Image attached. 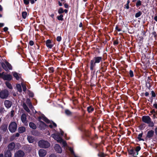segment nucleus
I'll use <instances>...</instances> for the list:
<instances>
[{"label":"nucleus","instance_id":"obj_10","mask_svg":"<svg viewBox=\"0 0 157 157\" xmlns=\"http://www.w3.org/2000/svg\"><path fill=\"white\" fill-rule=\"evenodd\" d=\"M154 131L153 130H150L148 131L146 134V138L147 139L150 140L154 136Z\"/></svg>","mask_w":157,"mask_h":157},{"label":"nucleus","instance_id":"obj_20","mask_svg":"<svg viewBox=\"0 0 157 157\" xmlns=\"http://www.w3.org/2000/svg\"><path fill=\"white\" fill-rule=\"evenodd\" d=\"M54 148L56 151L57 153H61L62 152V149L59 145L56 144Z\"/></svg>","mask_w":157,"mask_h":157},{"label":"nucleus","instance_id":"obj_3","mask_svg":"<svg viewBox=\"0 0 157 157\" xmlns=\"http://www.w3.org/2000/svg\"><path fill=\"white\" fill-rule=\"evenodd\" d=\"M109 65V63L108 62L104 61L101 62L99 64V69L97 70L96 72V78L97 77L98 73L102 74L105 72L107 69V67Z\"/></svg>","mask_w":157,"mask_h":157},{"label":"nucleus","instance_id":"obj_29","mask_svg":"<svg viewBox=\"0 0 157 157\" xmlns=\"http://www.w3.org/2000/svg\"><path fill=\"white\" fill-rule=\"evenodd\" d=\"M29 127L35 130L36 128V124L32 122H29Z\"/></svg>","mask_w":157,"mask_h":157},{"label":"nucleus","instance_id":"obj_44","mask_svg":"<svg viewBox=\"0 0 157 157\" xmlns=\"http://www.w3.org/2000/svg\"><path fill=\"white\" fill-rule=\"evenodd\" d=\"M27 13L26 12H23L22 13V16L23 18L25 19L27 16Z\"/></svg>","mask_w":157,"mask_h":157},{"label":"nucleus","instance_id":"obj_7","mask_svg":"<svg viewBox=\"0 0 157 157\" xmlns=\"http://www.w3.org/2000/svg\"><path fill=\"white\" fill-rule=\"evenodd\" d=\"M98 139V136L97 135H95L94 136L90 137V139L88 141L89 144L90 145V143H94L99 145V146H102L100 144H97L94 142V141H95Z\"/></svg>","mask_w":157,"mask_h":157},{"label":"nucleus","instance_id":"obj_1","mask_svg":"<svg viewBox=\"0 0 157 157\" xmlns=\"http://www.w3.org/2000/svg\"><path fill=\"white\" fill-rule=\"evenodd\" d=\"M103 56H97L93 57L90 61V69L94 70V67H95L96 65L104 62L103 61Z\"/></svg>","mask_w":157,"mask_h":157},{"label":"nucleus","instance_id":"obj_51","mask_svg":"<svg viewBox=\"0 0 157 157\" xmlns=\"http://www.w3.org/2000/svg\"><path fill=\"white\" fill-rule=\"evenodd\" d=\"M153 106L155 109H157V100H155V103L153 104Z\"/></svg>","mask_w":157,"mask_h":157},{"label":"nucleus","instance_id":"obj_22","mask_svg":"<svg viewBox=\"0 0 157 157\" xmlns=\"http://www.w3.org/2000/svg\"><path fill=\"white\" fill-rule=\"evenodd\" d=\"M52 41L51 40H47L46 42V45L47 47L49 48H51L53 46V45L52 44Z\"/></svg>","mask_w":157,"mask_h":157},{"label":"nucleus","instance_id":"obj_26","mask_svg":"<svg viewBox=\"0 0 157 157\" xmlns=\"http://www.w3.org/2000/svg\"><path fill=\"white\" fill-rule=\"evenodd\" d=\"M12 153L9 150H7L5 151L4 157H11Z\"/></svg>","mask_w":157,"mask_h":157},{"label":"nucleus","instance_id":"obj_18","mask_svg":"<svg viewBox=\"0 0 157 157\" xmlns=\"http://www.w3.org/2000/svg\"><path fill=\"white\" fill-rule=\"evenodd\" d=\"M39 155L40 157H44L47 153L46 151L43 149H40L39 151Z\"/></svg>","mask_w":157,"mask_h":157},{"label":"nucleus","instance_id":"obj_54","mask_svg":"<svg viewBox=\"0 0 157 157\" xmlns=\"http://www.w3.org/2000/svg\"><path fill=\"white\" fill-rule=\"evenodd\" d=\"M26 103L27 105L31 103V100L29 98H27L26 100Z\"/></svg>","mask_w":157,"mask_h":157},{"label":"nucleus","instance_id":"obj_9","mask_svg":"<svg viewBox=\"0 0 157 157\" xmlns=\"http://www.w3.org/2000/svg\"><path fill=\"white\" fill-rule=\"evenodd\" d=\"M52 136L55 140H57L58 142L61 143L63 141V140L59 134H54L52 135Z\"/></svg>","mask_w":157,"mask_h":157},{"label":"nucleus","instance_id":"obj_39","mask_svg":"<svg viewBox=\"0 0 157 157\" xmlns=\"http://www.w3.org/2000/svg\"><path fill=\"white\" fill-rule=\"evenodd\" d=\"M63 15L62 14H60L59 16H57V18L58 20L59 21H63L64 20V19L63 18Z\"/></svg>","mask_w":157,"mask_h":157},{"label":"nucleus","instance_id":"obj_23","mask_svg":"<svg viewBox=\"0 0 157 157\" xmlns=\"http://www.w3.org/2000/svg\"><path fill=\"white\" fill-rule=\"evenodd\" d=\"M39 122L40 123L39 127L41 129H44L45 128L48 127V125L42 121L39 120Z\"/></svg>","mask_w":157,"mask_h":157},{"label":"nucleus","instance_id":"obj_32","mask_svg":"<svg viewBox=\"0 0 157 157\" xmlns=\"http://www.w3.org/2000/svg\"><path fill=\"white\" fill-rule=\"evenodd\" d=\"M143 132L142 131L141 133H140V134H139L138 135V136L137 138L138 139V140L139 141H144V139L142 138V137L143 136Z\"/></svg>","mask_w":157,"mask_h":157},{"label":"nucleus","instance_id":"obj_48","mask_svg":"<svg viewBox=\"0 0 157 157\" xmlns=\"http://www.w3.org/2000/svg\"><path fill=\"white\" fill-rule=\"evenodd\" d=\"M48 70L50 73H52L54 72V69L52 67H50L48 68Z\"/></svg>","mask_w":157,"mask_h":157},{"label":"nucleus","instance_id":"obj_63","mask_svg":"<svg viewBox=\"0 0 157 157\" xmlns=\"http://www.w3.org/2000/svg\"><path fill=\"white\" fill-rule=\"evenodd\" d=\"M15 138V137L13 135V136H11L10 138V140L11 141H12L14 140Z\"/></svg>","mask_w":157,"mask_h":157},{"label":"nucleus","instance_id":"obj_45","mask_svg":"<svg viewBox=\"0 0 157 157\" xmlns=\"http://www.w3.org/2000/svg\"><path fill=\"white\" fill-rule=\"evenodd\" d=\"M58 12L59 14H62L64 13L63 9L62 7H60L59 9Z\"/></svg>","mask_w":157,"mask_h":157},{"label":"nucleus","instance_id":"obj_2","mask_svg":"<svg viewBox=\"0 0 157 157\" xmlns=\"http://www.w3.org/2000/svg\"><path fill=\"white\" fill-rule=\"evenodd\" d=\"M90 145L98 152L97 155L99 157H105L107 155V154L103 152L104 149L102 146H99V145L94 143H90Z\"/></svg>","mask_w":157,"mask_h":157},{"label":"nucleus","instance_id":"obj_14","mask_svg":"<svg viewBox=\"0 0 157 157\" xmlns=\"http://www.w3.org/2000/svg\"><path fill=\"white\" fill-rule=\"evenodd\" d=\"M39 121L41 120V119H43L45 122L47 124L51 123L50 121L47 118L44 114H42L41 116H39L38 117Z\"/></svg>","mask_w":157,"mask_h":157},{"label":"nucleus","instance_id":"obj_16","mask_svg":"<svg viewBox=\"0 0 157 157\" xmlns=\"http://www.w3.org/2000/svg\"><path fill=\"white\" fill-rule=\"evenodd\" d=\"M8 150H9L11 152V151H13L15 147V144L14 142H11L10 143L8 146Z\"/></svg>","mask_w":157,"mask_h":157},{"label":"nucleus","instance_id":"obj_25","mask_svg":"<svg viewBox=\"0 0 157 157\" xmlns=\"http://www.w3.org/2000/svg\"><path fill=\"white\" fill-rule=\"evenodd\" d=\"M26 115L25 114L23 113L21 116V120L23 123H25L26 121Z\"/></svg>","mask_w":157,"mask_h":157},{"label":"nucleus","instance_id":"obj_46","mask_svg":"<svg viewBox=\"0 0 157 157\" xmlns=\"http://www.w3.org/2000/svg\"><path fill=\"white\" fill-rule=\"evenodd\" d=\"M21 85L23 88V91L24 92H25L27 90V88L25 85L22 83H21Z\"/></svg>","mask_w":157,"mask_h":157},{"label":"nucleus","instance_id":"obj_42","mask_svg":"<svg viewBox=\"0 0 157 157\" xmlns=\"http://www.w3.org/2000/svg\"><path fill=\"white\" fill-rule=\"evenodd\" d=\"M32 134L33 135L35 136H37L38 135V133L37 131L33 130L32 131Z\"/></svg>","mask_w":157,"mask_h":157},{"label":"nucleus","instance_id":"obj_31","mask_svg":"<svg viewBox=\"0 0 157 157\" xmlns=\"http://www.w3.org/2000/svg\"><path fill=\"white\" fill-rule=\"evenodd\" d=\"M27 140L29 143H33L34 141V137L30 136H28Z\"/></svg>","mask_w":157,"mask_h":157},{"label":"nucleus","instance_id":"obj_35","mask_svg":"<svg viewBox=\"0 0 157 157\" xmlns=\"http://www.w3.org/2000/svg\"><path fill=\"white\" fill-rule=\"evenodd\" d=\"M16 88L18 90V91L20 92H21L22 91V90L21 87V85L20 84H17L16 85Z\"/></svg>","mask_w":157,"mask_h":157},{"label":"nucleus","instance_id":"obj_47","mask_svg":"<svg viewBox=\"0 0 157 157\" xmlns=\"http://www.w3.org/2000/svg\"><path fill=\"white\" fill-rule=\"evenodd\" d=\"M95 67H94V70H93L90 69V71H91V76H92V78L94 76V75H95Z\"/></svg>","mask_w":157,"mask_h":157},{"label":"nucleus","instance_id":"obj_64","mask_svg":"<svg viewBox=\"0 0 157 157\" xmlns=\"http://www.w3.org/2000/svg\"><path fill=\"white\" fill-rule=\"evenodd\" d=\"M154 133L155 135L157 136V127H156L154 129Z\"/></svg>","mask_w":157,"mask_h":157},{"label":"nucleus","instance_id":"obj_13","mask_svg":"<svg viewBox=\"0 0 157 157\" xmlns=\"http://www.w3.org/2000/svg\"><path fill=\"white\" fill-rule=\"evenodd\" d=\"M142 120L143 122L147 124L151 120V119L149 116L144 115L142 117Z\"/></svg>","mask_w":157,"mask_h":157},{"label":"nucleus","instance_id":"obj_37","mask_svg":"<svg viewBox=\"0 0 157 157\" xmlns=\"http://www.w3.org/2000/svg\"><path fill=\"white\" fill-rule=\"evenodd\" d=\"M145 127V124L144 123L141 124L139 126V128L140 130H142L144 129Z\"/></svg>","mask_w":157,"mask_h":157},{"label":"nucleus","instance_id":"obj_55","mask_svg":"<svg viewBox=\"0 0 157 157\" xmlns=\"http://www.w3.org/2000/svg\"><path fill=\"white\" fill-rule=\"evenodd\" d=\"M29 97L33 98L34 96V94L32 92H30L29 94Z\"/></svg>","mask_w":157,"mask_h":157},{"label":"nucleus","instance_id":"obj_24","mask_svg":"<svg viewBox=\"0 0 157 157\" xmlns=\"http://www.w3.org/2000/svg\"><path fill=\"white\" fill-rule=\"evenodd\" d=\"M8 124L6 123L3 124L1 125L0 128L3 132H6L7 130Z\"/></svg>","mask_w":157,"mask_h":157},{"label":"nucleus","instance_id":"obj_12","mask_svg":"<svg viewBox=\"0 0 157 157\" xmlns=\"http://www.w3.org/2000/svg\"><path fill=\"white\" fill-rule=\"evenodd\" d=\"M128 152L129 155H132L133 157H136L137 156L135 149L132 147L128 148Z\"/></svg>","mask_w":157,"mask_h":157},{"label":"nucleus","instance_id":"obj_17","mask_svg":"<svg viewBox=\"0 0 157 157\" xmlns=\"http://www.w3.org/2000/svg\"><path fill=\"white\" fill-rule=\"evenodd\" d=\"M150 94L151 95V96L149 98L150 100H148V101H150L151 103H152L153 99L156 97V94L154 90H152L151 91Z\"/></svg>","mask_w":157,"mask_h":157},{"label":"nucleus","instance_id":"obj_60","mask_svg":"<svg viewBox=\"0 0 157 157\" xmlns=\"http://www.w3.org/2000/svg\"><path fill=\"white\" fill-rule=\"evenodd\" d=\"M152 34L154 35V37L155 38H156V37L157 34L156 33V32L155 31H154L152 32Z\"/></svg>","mask_w":157,"mask_h":157},{"label":"nucleus","instance_id":"obj_38","mask_svg":"<svg viewBox=\"0 0 157 157\" xmlns=\"http://www.w3.org/2000/svg\"><path fill=\"white\" fill-rule=\"evenodd\" d=\"M6 85V86H7V87L10 89H12V87L11 86V84L8 82H5Z\"/></svg>","mask_w":157,"mask_h":157},{"label":"nucleus","instance_id":"obj_41","mask_svg":"<svg viewBox=\"0 0 157 157\" xmlns=\"http://www.w3.org/2000/svg\"><path fill=\"white\" fill-rule=\"evenodd\" d=\"M65 112V114L68 116H71L72 114L71 112L68 109H66Z\"/></svg>","mask_w":157,"mask_h":157},{"label":"nucleus","instance_id":"obj_6","mask_svg":"<svg viewBox=\"0 0 157 157\" xmlns=\"http://www.w3.org/2000/svg\"><path fill=\"white\" fill-rule=\"evenodd\" d=\"M1 66L2 68L6 71H8V69L10 70L12 69V67L11 64L7 61L5 62V64L3 62L2 63Z\"/></svg>","mask_w":157,"mask_h":157},{"label":"nucleus","instance_id":"obj_8","mask_svg":"<svg viewBox=\"0 0 157 157\" xmlns=\"http://www.w3.org/2000/svg\"><path fill=\"white\" fill-rule=\"evenodd\" d=\"M8 95L9 92L6 90H2L0 92V98L2 99H6Z\"/></svg>","mask_w":157,"mask_h":157},{"label":"nucleus","instance_id":"obj_19","mask_svg":"<svg viewBox=\"0 0 157 157\" xmlns=\"http://www.w3.org/2000/svg\"><path fill=\"white\" fill-rule=\"evenodd\" d=\"M4 105L7 108L9 109L11 106L12 103L9 100H6L4 101Z\"/></svg>","mask_w":157,"mask_h":157},{"label":"nucleus","instance_id":"obj_59","mask_svg":"<svg viewBox=\"0 0 157 157\" xmlns=\"http://www.w3.org/2000/svg\"><path fill=\"white\" fill-rule=\"evenodd\" d=\"M29 44L30 46H33L34 44V42L33 40H30L29 42Z\"/></svg>","mask_w":157,"mask_h":157},{"label":"nucleus","instance_id":"obj_30","mask_svg":"<svg viewBox=\"0 0 157 157\" xmlns=\"http://www.w3.org/2000/svg\"><path fill=\"white\" fill-rule=\"evenodd\" d=\"M136 2V6L137 8H140V7L142 5V2L140 0H137Z\"/></svg>","mask_w":157,"mask_h":157},{"label":"nucleus","instance_id":"obj_28","mask_svg":"<svg viewBox=\"0 0 157 157\" xmlns=\"http://www.w3.org/2000/svg\"><path fill=\"white\" fill-rule=\"evenodd\" d=\"M26 130L24 126H21L18 128V131L19 133H22L25 132Z\"/></svg>","mask_w":157,"mask_h":157},{"label":"nucleus","instance_id":"obj_34","mask_svg":"<svg viewBox=\"0 0 157 157\" xmlns=\"http://www.w3.org/2000/svg\"><path fill=\"white\" fill-rule=\"evenodd\" d=\"M146 87L149 90H151V83L150 81H147L146 82Z\"/></svg>","mask_w":157,"mask_h":157},{"label":"nucleus","instance_id":"obj_4","mask_svg":"<svg viewBox=\"0 0 157 157\" xmlns=\"http://www.w3.org/2000/svg\"><path fill=\"white\" fill-rule=\"evenodd\" d=\"M38 146L40 147L44 148L49 147L50 145L48 141L44 140H39L38 142Z\"/></svg>","mask_w":157,"mask_h":157},{"label":"nucleus","instance_id":"obj_52","mask_svg":"<svg viewBox=\"0 0 157 157\" xmlns=\"http://www.w3.org/2000/svg\"><path fill=\"white\" fill-rule=\"evenodd\" d=\"M30 0H23L24 4L26 5H28L29 4V1Z\"/></svg>","mask_w":157,"mask_h":157},{"label":"nucleus","instance_id":"obj_49","mask_svg":"<svg viewBox=\"0 0 157 157\" xmlns=\"http://www.w3.org/2000/svg\"><path fill=\"white\" fill-rule=\"evenodd\" d=\"M150 112V113H151V114H149V115L150 116H151V115L152 114H154L155 113L157 114V113L156 112L155 109H153Z\"/></svg>","mask_w":157,"mask_h":157},{"label":"nucleus","instance_id":"obj_5","mask_svg":"<svg viewBox=\"0 0 157 157\" xmlns=\"http://www.w3.org/2000/svg\"><path fill=\"white\" fill-rule=\"evenodd\" d=\"M17 128V123L14 121L11 122L9 124L8 127L10 131L13 133L15 132Z\"/></svg>","mask_w":157,"mask_h":157},{"label":"nucleus","instance_id":"obj_33","mask_svg":"<svg viewBox=\"0 0 157 157\" xmlns=\"http://www.w3.org/2000/svg\"><path fill=\"white\" fill-rule=\"evenodd\" d=\"M154 121H155L154 120ZM155 123V122H154L153 121H152L151 120L147 124L149 127H153L154 126Z\"/></svg>","mask_w":157,"mask_h":157},{"label":"nucleus","instance_id":"obj_15","mask_svg":"<svg viewBox=\"0 0 157 157\" xmlns=\"http://www.w3.org/2000/svg\"><path fill=\"white\" fill-rule=\"evenodd\" d=\"M12 76L10 74L4 75L2 79L5 80L10 81L12 79Z\"/></svg>","mask_w":157,"mask_h":157},{"label":"nucleus","instance_id":"obj_58","mask_svg":"<svg viewBox=\"0 0 157 157\" xmlns=\"http://www.w3.org/2000/svg\"><path fill=\"white\" fill-rule=\"evenodd\" d=\"M115 29L116 30H117L118 32L121 31V29L119 28L118 26L117 25H116V26Z\"/></svg>","mask_w":157,"mask_h":157},{"label":"nucleus","instance_id":"obj_56","mask_svg":"<svg viewBox=\"0 0 157 157\" xmlns=\"http://www.w3.org/2000/svg\"><path fill=\"white\" fill-rule=\"evenodd\" d=\"M22 107L24 109L28 108V106L25 103H23L22 104Z\"/></svg>","mask_w":157,"mask_h":157},{"label":"nucleus","instance_id":"obj_27","mask_svg":"<svg viewBox=\"0 0 157 157\" xmlns=\"http://www.w3.org/2000/svg\"><path fill=\"white\" fill-rule=\"evenodd\" d=\"M87 110L89 113H91L94 110V108L92 106L90 105L87 107Z\"/></svg>","mask_w":157,"mask_h":157},{"label":"nucleus","instance_id":"obj_36","mask_svg":"<svg viewBox=\"0 0 157 157\" xmlns=\"http://www.w3.org/2000/svg\"><path fill=\"white\" fill-rule=\"evenodd\" d=\"M141 148L140 146H137L136 147L135 150L137 155H138V152L141 150Z\"/></svg>","mask_w":157,"mask_h":157},{"label":"nucleus","instance_id":"obj_21","mask_svg":"<svg viewBox=\"0 0 157 157\" xmlns=\"http://www.w3.org/2000/svg\"><path fill=\"white\" fill-rule=\"evenodd\" d=\"M12 73L13 77L15 78L17 80H18L20 79V78L21 77V75L20 74L15 71L12 72Z\"/></svg>","mask_w":157,"mask_h":157},{"label":"nucleus","instance_id":"obj_62","mask_svg":"<svg viewBox=\"0 0 157 157\" xmlns=\"http://www.w3.org/2000/svg\"><path fill=\"white\" fill-rule=\"evenodd\" d=\"M149 92H146L145 93H144V96L145 97H148L149 96Z\"/></svg>","mask_w":157,"mask_h":157},{"label":"nucleus","instance_id":"obj_11","mask_svg":"<svg viewBox=\"0 0 157 157\" xmlns=\"http://www.w3.org/2000/svg\"><path fill=\"white\" fill-rule=\"evenodd\" d=\"M25 152L21 150H19L14 154V157H23L25 155Z\"/></svg>","mask_w":157,"mask_h":157},{"label":"nucleus","instance_id":"obj_53","mask_svg":"<svg viewBox=\"0 0 157 157\" xmlns=\"http://www.w3.org/2000/svg\"><path fill=\"white\" fill-rule=\"evenodd\" d=\"M62 38L60 36H58L56 38V40L58 42H60L61 41Z\"/></svg>","mask_w":157,"mask_h":157},{"label":"nucleus","instance_id":"obj_50","mask_svg":"<svg viewBox=\"0 0 157 157\" xmlns=\"http://www.w3.org/2000/svg\"><path fill=\"white\" fill-rule=\"evenodd\" d=\"M129 75L131 77H132L134 76L133 71L132 70H130L129 72Z\"/></svg>","mask_w":157,"mask_h":157},{"label":"nucleus","instance_id":"obj_57","mask_svg":"<svg viewBox=\"0 0 157 157\" xmlns=\"http://www.w3.org/2000/svg\"><path fill=\"white\" fill-rule=\"evenodd\" d=\"M14 110H12L10 112V117H13L14 116Z\"/></svg>","mask_w":157,"mask_h":157},{"label":"nucleus","instance_id":"obj_40","mask_svg":"<svg viewBox=\"0 0 157 157\" xmlns=\"http://www.w3.org/2000/svg\"><path fill=\"white\" fill-rule=\"evenodd\" d=\"M149 155V153L147 151H145L144 152L142 155L140 157H147Z\"/></svg>","mask_w":157,"mask_h":157},{"label":"nucleus","instance_id":"obj_61","mask_svg":"<svg viewBox=\"0 0 157 157\" xmlns=\"http://www.w3.org/2000/svg\"><path fill=\"white\" fill-rule=\"evenodd\" d=\"M124 8H126L127 9H128L129 8V4L126 3L124 6Z\"/></svg>","mask_w":157,"mask_h":157},{"label":"nucleus","instance_id":"obj_43","mask_svg":"<svg viewBox=\"0 0 157 157\" xmlns=\"http://www.w3.org/2000/svg\"><path fill=\"white\" fill-rule=\"evenodd\" d=\"M142 14V13L140 11H139L138 12L136 13L135 17L136 18H138L140 17Z\"/></svg>","mask_w":157,"mask_h":157}]
</instances>
